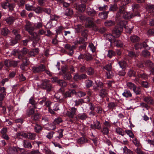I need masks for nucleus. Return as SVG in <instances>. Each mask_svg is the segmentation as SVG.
<instances>
[{
	"instance_id": "obj_7",
	"label": "nucleus",
	"mask_w": 154,
	"mask_h": 154,
	"mask_svg": "<svg viewBox=\"0 0 154 154\" xmlns=\"http://www.w3.org/2000/svg\"><path fill=\"white\" fill-rule=\"evenodd\" d=\"M123 29L119 26H115L112 30V34L116 38L119 37Z\"/></svg>"
},
{
	"instance_id": "obj_8",
	"label": "nucleus",
	"mask_w": 154,
	"mask_h": 154,
	"mask_svg": "<svg viewBox=\"0 0 154 154\" xmlns=\"http://www.w3.org/2000/svg\"><path fill=\"white\" fill-rule=\"evenodd\" d=\"M64 48L66 49L69 51L68 55L72 56L74 53V50L76 48L77 46L74 45L71 46L70 44H67L65 45Z\"/></svg>"
},
{
	"instance_id": "obj_21",
	"label": "nucleus",
	"mask_w": 154,
	"mask_h": 154,
	"mask_svg": "<svg viewBox=\"0 0 154 154\" xmlns=\"http://www.w3.org/2000/svg\"><path fill=\"white\" fill-rule=\"evenodd\" d=\"M107 91L105 89H102L100 90L99 92V96L102 98H104L107 96Z\"/></svg>"
},
{
	"instance_id": "obj_9",
	"label": "nucleus",
	"mask_w": 154,
	"mask_h": 154,
	"mask_svg": "<svg viewBox=\"0 0 154 154\" xmlns=\"http://www.w3.org/2000/svg\"><path fill=\"white\" fill-rule=\"evenodd\" d=\"M60 91L62 92L63 95L64 96L65 98H66L68 97H70L71 94H76V92L75 91L74 89L70 90L69 91H66V92H63V88H60Z\"/></svg>"
},
{
	"instance_id": "obj_63",
	"label": "nucleus",
	"mask_w": 154,
	"mask_h": 154,
	"mask_svg": "<svg viewBox=\"0 0 154 154\" xmlns=\"http://www.w3.org/2000/svg\"><path fill=\"white\" fill-rule=\"evenodd\" d=\"M44 150L46 154H54V153L52 152L49 149L45 147L44 148Z\"/></svg>"
},
{
	"instance_id": "obj_41",
	"label": "nucleus",
	"mask_w": 154,
	"mask_h": 154,
	"mask_svg": "<svg viewBox=\"0 0 154 154\" xmlns=\"http://www.w3.org/2000/svg\"><path fill=\"white\" fill-rule=\"evenodd\" d=\"M145 64L147 67L152 68L153 66V63L150 60H146L145 62Z\"/></svg>"
},
{
	"instance_id": "obj_64",
	"label": "nucleus",
	"mask_w": 154,
	"mask_h": 154,
	"mask_svg": "<svg viewBox=\"0 0 154 154\" xmlns=\"http://www.w3.org/2000/svg\"><path fill=\"white\" fill-rule=\"evenodd\" d=\"M148 11L150 12H154V5H149L148 6Z\"/></svg>"
},
{
	"instance_id": "obj_48",
	"label": "nucleus",
	"mask_w": 154,
	"mask_h": 154,
	"mask_svg": "<svg viewBox=\"0 0 154 154\" xmlns=\"http://www.w3.org/2000/svg\"><path fill=\"white\" fill-rule=\"evenodd\" d=\"M33 10L35 11L36 13L38 14L42 13L43 11V10H42V8L39 7L33 8Z\"/></svg>"
},
{
	"instance_id": "obj_58",
	"label": "nucleus",
	"mask_w": 154,
	"mask_h": 154,
	"mask_svg": "<svg viewBox=\"0 0 154 154\" xmlns=\"http://www.w3.org/2000/svg\"><path fill=\"white\" fill-rule=\"evenodd\" d=\"M134 47L136 50H137L139 49H142L143 48L142 45L141 43H138L135 44L134 45Z\"/></svg>"
},
{
	"instance_id": "obj_53",
	"label": "nucleus",
	"mask_w": 154,
	"mask_h": 154,
	"mask_svg": "<svg viewBox=\"0 0 154 154\" xmlns=\"http://www.w3.org/2000/svg\"><path fill=\"white\" fill-rule=\"evenodd\" d=\"M142 54L144 57H147L150 55V53L148 51L146 50H144L142 51Z\"/></svg>"
},
{
	"instance_id": "obj_35",
	"label": "nucleus",
	"mask_w": 154,
	"mask_h": 154,
	"mask_svg": "<svg viewBox=\"0 0 154 154\" xmlns=\"http://www.w3.org/2000/svg\"><path fill=\"white\" fill-rule=\"evenodd\" d=\"M136 85L134 83L131 82H128L127 83V86L128 88L130 89L134 90L135 88H136Z\"/></svg>"
},
{
	"instance_id": "obj_26",
	"label": "nucleus",
	"mask_w": 154,
	"mask_h": 154,
	"mask_svg": "<svg viewBox=\"0 0 154 154\" xmlns=\"http://www.w3.org/2000/svg\"><path fill=\"white\" fill-rule=\"evenodd\" d=\"M23 145L25 148L31 149L32 147L31 143L27 140L23 141Z\"/></svg>"
},
{
	"instance_id": "obj_27",
	"label": "nucleus",
	"mask_w": 154,
	"mask_h": 154,
	"mask_svg": "<svg viewBox=\"0 0 154 154\" xmlns=\"http://www.w3.org/2000/svg\"><path fill=\"white\" fill-rule=\"evenodd\" d=\"M127 23V21L125 20H121L119 23V27L123 29V28H126V25Z\"/></svg>"
},
{
	"instance_id": "obj_47",
	"label": "nucleus",
	"mask_w": 154,
	"mask_h": 154,
	"mask_svg": "<svg viewBox=\"0 0 154 154\" xmlns=\"http://www.w3.org/2000/svg\"><path fill=\"white\" fill-rule=\"evenodd\" d=\"M133 91L137 95L140 94L141 93V89L139 87H137L136 86L134 90H133Z\"/></svg>"
},
{
	"instance_id": "obj_61",
	"label": "nucleus",
	"mask_w": 154,
	"mask_h": 154,
	"mask_svg": "<svg viewBox=\"0 0 154 154\" xmlns=\"http://www.w3.org/2000/svg\"><path fill=\"white\" fill-rule=\"evenodd\" d=\"M125 132L128 134L129 136L130 137L132 138L134 137V135L132 131L131 130H126Z\"/></svg>"
},
{
	"instance_id": "obj_3",
	"label": "nucleus",
	"mask_w": 154,
	"mask_h": 154,
	"mask_svg": "<svg viewBox=\"0 0 154 154\" xmlns=\"http://www.w3.org/2000/svg\"><path fill=\"white\" fill-rule=\"evenodd\" d=\"M45 66L43 64H41L36 66L32 67V71L35 73H39L45 70Z\"/></svg>"
},
{
	"instance_id": "obj_44",
	"label": "nucleus",
	"mask_w": 154,
	"mask_h": 154,
	"mask_svg": "<svg viewBox=\"0 0 154 154\" xmlns=\"http://www.w3.org/2000/svg\"><path fill=\"white\" fill-rule=\"evenodd\" d=\"M73 14V11L72 9L67 8L65 11V14L67 16H70Z\"/></svg>"
},
{
	"instance_id": "obj_23",
	"label": "nucleus",
	"mask_w": 154,
	"mask_h": 154,
	"mask_svg": "<svg viewBox=\"0 0 154 154\" xmlns=\"http://www.w3.org/2000/svg\"><path fill=\"white\" fill-rule=\"evenodd\" d=\"M40 115L38 113H36L34 114L31 116V119L34 121H37L40 118Z\"/></svg>"
},
{
	"instance_id": "obj_25",
	"label": "nucleus",
	"mask_w": 154,
	"mask_h": 154,
	"mask_svg": "<svg viewBox=\"0 0 154 154\" xmlns=\"http://www.w3.org/2000/svg\"><path fill=\"white\" fill-rule=\"evenodd\" d=\"M122 95L126 97H131L132 95L131 92L128 90H125L122 94Z\"/></svg>"
},
{
	"instance_id": "obj_34",
	"label": "nucleus",
	"mask_w": 154,
	"mask_h": 154,
	"mask_svg": "<svg viewBox=\"0 0 154 154\" xmlns=\"http://www.w3.org/2000/svg\"><path fill=\"white\" fill-rule=\"evenodd\" d=\"M128 56L132 58L138 56V54L136 52L132 51H129L128 53Z\"/></svg>"
},
{
	"instance_id": "obj_57",
	"label": "nucleus",
	"mask_w": 154,
	"mask_h": 154,
	"mask_svg": "<svg viewBox=\"0 0 154 154\" xmlns=\"http://www.w3.org/2000/svg\"><path fill=\"white\" fill-rule=\"evenodd\" d=\"M19 61H16L14 60H10V67L13 66L14 67H15L17 66L18 64V63Z\"/></svg>"
},
{
	"instance_id": "obj_59",
	"label": "nucleus",
	"mask_w": 154,
	"mask_h": 154,
	"mask_svg": "<svg viewBox=\"0 0 154 154\" xmlns=\"http://www.w3.org/2000/svg\"><path fill=\"white\" fill-rule=\"evenodd\" d=\"M102 132L104 135H107L109 133L108 129L106 127H104L102 130Z\"/></svg>"
},
{
	"instance_id": "obj_28",
	"label": "nucleus",
	"mask_w": 154,
	"mask_h": 154,
	"mask_svg": "<svg viewBox=\"0 0 154 154\" xmlns=\"http://www.w3.org/2000/svg\"><path fill=\"white\" fill-rule=\"evenodd\" d=\"M118 64L119 65L120 67L122 68L123 69H125L127 65L126 62L124 60H122L119 61Z\"/></svg>"
},
{
	"instance_id": "obj_42",
	"label": "nucleus",
	"mask_w": 154,
	"mask_h": 154,
	"mask_svg": "<svg viewBox=\"0 0 154 154\" xmlns=\"http://www.w3.org/2000/svg\"><path fill=\"white\" fill-rule=\"evenodd\" d=\"M96 84L97 85V87L94 88V89L95 90H99V89L98 88H102L103 87V84L101 82H100L98 83L96 82Z\"/></svg>"
},
{
	"instance_id": "obj_49",
	"label": "nucleus",
	"mask_w": 154,
	"mask_h": 154,
	"mask_svg": "<svg viewBox=\"0 0 154 154\" xmlns=\"http://www.w3.org/2000/svg\"><path fill=\"white\" fill-rule=\"evenodd\" d=\"M117 5L116 4H114L113 5H111L109 8V10L112 11H115L117 10Z\"/></svg>"
},
{
	"instance_id": "obj_55",
	"label": "nucleus",
	"mask_w": 154,
	"mask_h": 154,
	"mask_svg": "<svg viewBox=\"0 0 154 154\" xmlns=\"http://www.w3.org/2000/svg\"><path fill=\"white\" fill-rule=\"evenodd\" d=\"M116 132L119 134L123 136L124 135V132H123L122 129L119 128H117L116 129Z\"/></svg>"
},
{
	"instance_id": "obj_13",
	"label": "nucleus",
	"mask_w": 154,
	"mask_h": 154,
	"mask_svg": "<svg viewBox=\"0 0 154 154\" xmlns=\"http://www.w3.org/2000/svg\"><path fill=\"white\" fill-rule=\"evenodd\" d=\"M22 61L23 62L20 65V67L22 70H24L25 69V67L29 65L30 64V62L29 60L26 57L23 58Z\"/></svg>"
},
{
	"instance_id": "obj_6",
	"label": "nucleus",
	"mask_w": 154,
	"mask_h": 154,
	"mask_svg": "<svg viewBox=\"0 0 154 154\" xmlns=\"http://www.w3.org/2000/svg\"><path fill=\"white\" fill-rule=\"evenodd\" d=\"M30 34L32 36L29 37V38L31 40H33V45L35 47V45H34V44L37 43L39 40L40 36L35 32H33Z\"/></svg>"
},
{
	"instance_id": "obj_43",
	"label": "nucleus",
	"mask_w": 154,
	"mask_h": 154,
	"mask_svg": "<svg viewBox=\"0 0 154 154\" xmlns=\"http://www.w3.org/2000/svg\"><path fill=\"white\" fill-rule=\"evenodd\" d=\"M124 153L126 154H133V151L128 149L126 146H125L123 148Z\"/></svg>"
},
{
	"instance_id": "obj_51",
	"label": "nucleus",
	"mask_w": 154,
	"mask_h": 154,
	"mask_svg": "<svg viewBox=\"0 0 154 154\" xmlns=\"http://www.w3.org/2000/svg\"><path fill=\"white\" fill-rule=\"evenodd\" d=\"M87 33L88 31L86 29H85L82 32L81 35L83 38L85 39H86V40H87Z\"/></svg>"
},
{
	"instance_id": "obj_32",
	"label": "nucleus",
	"mask_w": 154,
	"mask_h": 154,
	"mask_svg": "<svg viewBox=\"0 0 154 154\" xmlns=\"http://www.w3.org/2000/svg\"><path fill=\"white\" fill-rule=\"evenodd\" d=\"M57 83L59 85L61 86L62 87L61 88H62L66 87L67 85L66 83L62 80H59Z\"/></svg>"
},
{
	"instance_id": "obj_46",
	"label": "nucleus",
	"mask_w": 154,
	"mask_h": 154,
	"mask_svg": "<svg viewBox=\"0 0 154 154\" xmlns=\"http://www.w3.org/2000/svg\"><path fill=\"white\" fill-rule=\"evenodd\" d=\"M42 127L38 124H36L34 128L35 132L37 133H39L42 130Z\"/></svg>"
},
{
	"instance_id": "obj_17",
	"label": "nucleus",
	"mask_w": 154,
	"mask_h": 154,
	"mask_svg": "<svg viewBox=\"0 0 154 154\" xmlns=\"http://www.w3.org/2000/svg\"><path fill=\"white\" fill-rule=\"evenodd\" d=\"M143 100L148 104L153 105L154 104V100L151 97H143Z\"/></svg>"
},
{
	"instance_id": "obj_14",
	"label": "nucleus",
	"mask_w": 154,
	"mask_h": 154,
	"mask_svg": "<svg viewBox=\"0 0 154 154\" xmlns=\"http://www.w3.org/2000/svg\"><path fill=\"white\" fill-rule=\"evenodd\" d=\"M86 20L87 22V27H96V25L93 22L94 20V18H92L91 20L89 17L86 18Z\"/></svg>"
},
{
	"instance_id": "obj_16",
	"label": "nucleus",
	"mask_w": 154,
	"mask_h": 154,
	"mask_svg": "<svg viewBox=\"0 0 154 154\" xmlns=\"http://www.w3.org/2000/svg\"><path fill=\"white\" fill-rule=\"evenodd\" d=\"M87 75L85 74H82L81 75H79L78 73H76L74 75L73 79L75 81H78L79 80H81L82 79H87Z\"/></svg>"
},
{
	"instance_id": "obj_56",
	"label": "nucleus",
	"mask_w": 154,
	"mask_h": 154,
	"mask_svg": "<svg viewBox=\"0 0 154 154\" xmlns=\"http://www.w3.org/2000/svg\"><path fill=\"white\" fill-rule=\"evenodd\" d=\"M27 134L21 132L20 133H18L17 134V136H21L23 137H25V138H27Z\"/></svg>"
},
{
	"instance_id": "obj_38",
	"label": "nucleus",
	"mask_w": 154,
	"mask_h": 154,
	"mask_svg": "<svg viewBox=\"0 0 154 154\" xmlns=\"http://www.w3.org/2000/svg\"><path fill=\"white\" fill-rule=\"evenodd\" d=\"M29 101V103L32 105L33 107H34V108H37V103L32 97L30 99Z\"/></svg>"
},
{
	"instance_id": "obj_22",
	"label": "nucleus",
	"mask_w": 154,
	"mask_h": 154,
	"mask_svg": "<svg viewBox=\"0 0 154 154\" xmlns=\"http://www.w3.org/2000/svg\"><path fill=\"white\" fill-rule=\"evenodd\" d=\"M115 36L112 34V35L108 34L106 37V39H108L111 43H114L115 42Z\"/></svg>"
},
{
	"instance_id": "obj_60",
	"label": "nucleus",
	"mask_w": 154,
	"mask_h": 154,
	"mask_svg": "<svg viewBox=\"0 0 154 154\" xmlns=\"http://www.w3.org/2000/svg\"><path fill=\"white\" fill-rule=\"evenodd\" d=\"M140 84L142 87L146 88L149 87L148 83L146 81H142L140 82Z\"/></svg>"
},
{
	"instance_id": "obj_29",
	"label": "nucleus",
	"mask_w": 154,
	"mask_h": 154,
	"mask_svg": "<svg viewBox=\"0 0 154 154\" xmlns=\"http://www.w3.org/2000/svg\"><path fill=\"white\" fill-rule=\"evenodd\" d=\"M15 20V18L12 17L7 18L5 20L8 24L11 25L13 23Z\"/></svg>"
},
{
	"instance_id": "obj_12",
	"label": "nucleus",
	"mask_w": 154,
	"mask_h": 154,
	"mask_svg": "<svg viewBox=\"0 0 154 154\" xmlns=\"http://www.w3.org/2000/svg\"><path fill=\"white\" fill-rule=\"evenodd\" d=\"M74 7L77 10L81 12H83L86 8V5L82 4L79 5L76 4H75Z\"/></svg>"
},
{
	"instance_id": "obj_52",
	"label": "nucleus",
	"mask_w": 154,
	"mask_h": 154,
	"mask_svg": "<svg viewBox=\"0 0 154 154\" xmlns=\"http://www.w3.org/2000/svg\"><path fill=\"white\" fill-rule=\"evenodd\" d=\"M115 42L114 43H116V45L118 47H122L123 46V43L120 40H117L116 39L115 40Z\"/></svg>"
},
{
	"instance_id": "obj_62",
	"label": "nucleus",
	"mask_w": 154,
	"mask_h": 154,
	"mask_svg": "<svg viewBox=\"0 0 154 154\" xmlns=\"http://www.w3.org/2000/svg\"><path fill=\"white\" fill-rule=\"evenodd\" d=\"M82 29V26L80 25H77L75 28L76 32L77 33L79 32Z\"/></svg>"
},
{
	"instance_id": "obj_19",
	"label": "nucleus",
	"mask_w": 154,
	"mask_h": 154,
	"mask_svg": "<svg viewBox=\"0 0 154 154\" xmlns=\"http://www.w3.org/2000/svg\"><path fill=\"white\" fill-rule=\"evenodd\" d=\"M109 11H103L100 13L98 15L100 18L103 19H105L107 18Z\"/></svg>"
},
{
	"instance_id": "obj_24",
	"label": "nucleus",
	"mask_w": 154,
	"mask_h": 154,
	"mask_svg": "<svg viewBox=\"0 0 154 154\" xmlns=\"http://www.w3.org/2000/svg\"><path fill=\"white\" fill-rule=\"evenodd\" d=\"M39 51V49L38 48H35L30 51L29 53L30 56H34L35 55L38 54Z\"/></svg>"
},
{
	"instance_id": "obj_20",
	"label": "nucleus",
	"mask_w": 154,
	"mask_h": 154,
	"mask_svg": "<svg viewBox=\"0 0 154 154\" xmlns=\"http://www.w3.org/2000/svg\"><path fill=\"white\" fill-rule=\"evenodd\" d=\"M131 41L133 43L137 42L140 40V38L137 35H133L130 37Z\"/></svg>"
},
{
	"instance_id": "obj_1",
	"label": "nucleus",
	"mask_w": 154,
	"mask_h": 154,
	"mask_svg": "<svg viewBox=\"0 0 154 154\" xmlns=\"http://www.w3.org/2000/svg\"><path fill=\"white\" fill-rule=\"evenodd\" d=\"M137 15V14L134 15L130 12L126 11L125 5L123 4V5L120 7L119 11L116 14V17L118 20L121 19L122 18L127 20L132 18L133 17Z\"/></svg>"
},
{
	"instance_id": "obj_37",
	"label": "nucleus",
	"mask_w": 154,
	"mask_h": 154,
	"mask_svg": "<svg viewBox=\"0 0 154 154\" xmlns=\"http://www.w3.org/2000/svg\"><path fill=\"white\" fill-rule=\"evenodd\" d=\"M62 122V120L61 118H59L57 119H56L54 121V125H53L54 126V127L52 129L53 130H54L56 128V127L54 126V125L57 124H59L61 122Z\"/></svg>"
},
{
	"instance_id": "obj_30",
	"label": "nucleus",
	"mask_w": 154,
	"mask_h": 154,
	"mask_svg": "<svg viewBox=\"0 0 154 154\" xmlns=\"http://www.w3.org/2000/svg\"><path fill=\"white\" fill-rule=\"evenodd\" d=\"M86 72L89 75H92L94 72V70L93 68L89 67L87 68Z\"/></svg>"
},
{
	"instance_id": "obj_15",
	"label": "nucleus",
	"mask_w": 154,
	"mask_h": 154,
	"mask_svg": "<svg viewBox=\"0 0 154 154\" xmlns=\"http://www.w3.org/2000/svg\"><path fill=\"white\" fill-rule=\"evenodd\" d=\"M89 140L87 139L85 135L79 138L77 140V143L79 144H82L88 142Z\"/></svg>"
},
{
	"instance_id": "obj_4",
	"label": "nucleus",
	"mask_w": 154,
	"mask_h": 154,
	"mask_svg": "<svg viewBox=\"0 0 154 154\" xmlns=\"http://www.w3.org/2000/svg\"><path fill=\"white\" fill-rule=\"evenodd\" d=\"M28 52V49L26 48H24L22 50L20 51L14 50L13 53V54L16 55L17 54H18V58L19 59H21L22 58L24 55L27 54Z\"/></svg>"
},
{
	"instance_id": "obj_39",
	"label": "nucleus",
	"mask_w": 154,
	"mask_h": 154,
	"mask_svg": "<svg viewBox=\"0 0 154 154\" xmlns=\"http://www.w3.org/2000/svg\"><path fill=\"white\" fill-rule=\"evenodd\" d=\"M115 24V22L111 20H107L105 22V26H112L114 25Z\"/></svg>"
},
{
	"instance_id": "obj_54",
	"label": "nucleus",
	"mask_w": 154,
	"mask_h": 154,
	"mask_svg": "<svg viewBox=\"0 0 154 154\" xmlns=\"http://www.w3.org/2000/svg\"><path fill=\"white\" fill-rule=\"evenodd\" d=\"M27 135V138L31 140L34 139L35 136V134L31 133H28Z\"/></svg>"
},
{
	"instance_id": "obj_11",
	"label": "nucleus",
	"mask_w": 154,
	"mask_h": 154,
	"mask_svg": "<svg viewBox=\"0 0 154 154\" xmlns=\"http://www.w3.org/2000/svg\"><path fill=\"white\" fill-rule=\"evenodd\" d=\"M24 28L25 30L27 31L29 34L33 32L35 29L33 26H31V23L29 21L26 22Z\"/></svg>"
},
{
	"instance_id": "obj_40",
	"label": "nucleus",
	"mask_w": 154,
	"mask_h": 154,
	"mask_svg": "<svg viewBox=\"0 0 154 154\" xmlns=\"http://www.w3.org/2000/svg\"><path fill=\"white\" fill-rule=\"evenodd\" d=\"M77 117L79 119L85 120L87 118V115L85 113H83L78 114Z\"/></svg>"
},
{
	"instance_id": "obj_45",
	"label": "nucleus",
	"mask_w": 154,
	"mask_h": 154,
	"mask_svg": "<svg viewBox=\"0 0 154 154\" xmlns=\"http://www.w3.org/2000/svg\"><path fill=\"white\" fill-rule=\"evenodd\" d=\"M117 106V103L114 102L109 103L108 105V107L110 109H113Z\"/></svg>"
},
{
	"instance_id": "obj_36",
	"label": "nucleus",
	"mask_w": 154,
	"mask_h": 154,
	"mask_svg": "<svg viewBox=\"0 0 154 154\" xmlns=\"http://www.w3.org/2000/svg\"><path fill=\"white\" fill-rule=\"evenodd\" d=\"M1 32L2 34L4 36L7 35L9 32V30L6 28H2Z\"/></svg>"
},
{
	"instance_id": "obj_18",
	"label": "nucleus",
	"mask_w": 154,
	"mask_h": 154,
	"mask_svg": "<svg viewBox=\"0 0 154 154\" xmlns=\"http://www.w3.org/2000/svg\"><path fill=\"white\" fill-rule=\"evenodd\" d=\"M91 128L94 129H100L101 128V126L99 122L97 121H96L94 122V124H91Z\"/></svg>"
},
{
	"instance_id": "obj_10",
	"label": "nucleus",
	"mask_w": 154,
	"mask_h": 154,
	"mask_svg": "<svg viewBox=\"0 0 154 154\" xmlns=\"http://www.w3.org/2000/svg\"><path fill=\"white\" fill-rule=\"evenodd\" d=\"M19 149H20V148L17 146H10L8 149L7 152L8 154H16Z\"/></svg>"
},
{
	"instance_id": "obj_5",
	"label": "nucleus",
	"mask_w": 154,
	"mask_h": 154,
	"mask_svg": "<svg viewBox=\"0 0 154 154\" xmlns=\"http://www.w3.org/2000/svg\"><path fill=\"white\" fill-rule=\"evenodd\" d=\"M85 59L87 61H90L93 60V57L92 55L89 53H87L85 54H81L78 57V59L81 60Z\"/></svg>"
},
{
	"instance_id": "obj_2",
	"label": "nucleus",
	"mask_w": 154,
	"mask_h": 154,
	"mask_svg": "<svg viewBox=\"0 0 154 154\" xmlns=\"http://www.w3.org/2000/svg\"><path fill=\"white\" fill-rule=\"evenodd\" d=\"M40 87L46 90L47 91H50L52 88L51 84L49 81L45 80L43 81L42 83L40 85Z\"/></svg>"
},
{
	"instance_id": "obj_31",
	"label": "nucleus",
	"mask_w": 154,
	"mask_h": 154,
	"mask_svg": "<svg viewBox=\"0 0 154 154\" xmlns=\"http://www.w3.org/2000/svg\"><path fill=\"white\" fill-rule=\"evenodd\" d=\"M86 13L89 16L91 17H94L96 14V11L94 9H90L89 11H87Z\"/></svg>"
},
{
	"instance_id": "obj_33",
	"label": "nucleus",
	"mask_w": 154,
	"mask_h": 154,
	"mask_svg": "<svg viewBox=\"0 0 154 154\" xmlns=\"http://www.w3.org/2000/svg\"><path fill=\"white\" fill-rule=\"evenodd\" d=\"M63 78L65 80H69L71 79L72 76L69 72H67L63 75Z\"/></svg>"
},
{
	"instance_id": "obj_50",
	"label": "nucleus",
	"mask_w": 154,
	"mask_h": 154,
	"mask_svg": "<svg viewBox=\"0 0 154 154\" xmlns=\"http://www.w3.org/2000/svg\"><path fill=\"white\" fill-rule=\"evenodd\" d=\"M36 108H34L33 107L30 109L27 112L28 115L30 116L33 115L35 112L34 110Z\"/></svg>"
}]
</instances>
